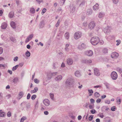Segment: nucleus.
Masks as SVG:
<instances>
[{"label": "nucleus", "mask_w": 122, "mask_h": 122, "mask_svg": "<svg viewBox=\"0 0 122 122\" xmlns=\"http://www.w3.org/2000/svg\"><path fill=\"white\" fill-rule=\"evenodd\" d=\"M99 38L97 37H92L90 40L92 44L94 45H97L99 42Z\"/></svg>", "instance_id": "obj_1"}, {"label": "nucleus", "mask_w": 122, "mask_h": 122, "mask_svg": "<svg viewBox=\"0 0 122 122\" xmlns=\"http://www.w3.org/2000/svg\"><path fill=\"white\" fill-rule=\"evenodd\" d=\"M82 35V33L81 32H76L74 36V38L76 39H77L81 37Z\"/></svg>", "instance_id": "obj_2"}, {"label": "nucleus", "mask_w": 122, "mask_h": 122, "mask_svg": "<svg viewBox=\"0 0 122 122\" xmlns=\"http://www.w3.org/2000/svg\"><path fill=\"white\" fill-rule=\"evenodd\" d=\"M72 79L71 77L68 78L66 82V86H70L72 84Z\"/></svg>", "instance_id": "obj_3"}, {"label": "nucleus", "mask_w": 122, "mask_h": 122, "mask_svg": "<svg viewBox=\"0 0 122 122\" xmlns=\"http://www.w3.org/2000/svg\"><path fill=\"white\" fill-rule=\"evenodd\" d=\"M111 27L108 26H107L105 27H103L102 30L106 34L110 32V31Z\"/></svg>", "instance_id": "obj_4"}, {"label": "nucleus", "mask_w": 122, "mask_h": 122, "mask_svg": "<svg viewBox=\"0 0 122 122\" xmlns=\"http://www.w3.org/2000/svg\"><path fill=\"white\" fill-rule=\"evenodd\" d=\"M111 77L113 80H116L117 77V74L116 72L115 71L112 72L111 74Z\"/></svg>", "instance_id": "obj_5"}, {"label": "nucleus", "mask_w": 122, "mask_h": 122, "mask_svg": "<svg viewBox=\"0 0 122 122\" xmlns=\"http://www.w3.org/2000/svg\"><path fill=\"white\" fill-rule=\"evenodd\" d=\"M119 56V54L116 52H114L112 53L111 56L112 58L116 59Z\"/></svg>", "instance_id": "obj_6"}, {"label": "nucleus", "mask_w": 122, "mask_h": 122, "mask_svg": "<svg viewBox=\"0 0 122 122\" xmlns=\"http://www.w3.org/2000/svg\"><path fill=\"white\" fill-rule=\"evenodd\" d=\"M87 47L86 45L85 44L83 43L79 45L78 48L81 50L85 49Z\"/></svg>", "instance_id": "obj_7"}, {"label": "nucleus", "mask_w": 122, "mask_h": 122, "mask_svg": "<svg viewBox=\"0 0 122 122\" xmlns=\"http://www.w3.org/2000/svg\"><path fill=\"white\" fill-rule=\"evenodd\" d=\"M89 28L90 29L93 28L95 26V23L94 21L91 22L89 24Z\"/></svg>", "instance_id": "obj_8"}, {"label": "nucleus", "mask_w": 122, "mask_h": 122, "mask_svg": "<svg viewBox=\"0 0 122 122\" xmlns=\"http://www.w3.org/2000/svg\"><path fill=\"white\" fill-rule=\"evenodd\" d=\"M85 54L88 56H90L92 55L93 54V53L92 51L91 50H89L85 52Z\"/></svg>", "instance_id": "obj_9"}, {"label": "nucleus", "mask_w": 122, "mask_h": 122, "mask_svg": "<svg viewBox=\"0 0 122 122\" xmlns=\"http://www.w3.org/2000/svg\"><path fill=\"white\" fill-rule=\"evenodd\" d=\"M81 61L82 63L86 64L91 63L92 62V61L91 60H88L87 59H83L81 60Z\"/></svg>", "instance_id": "obj_10"}, {"label": "nucleus", "mask_w": 122, "mask_h": 122, "mask_svg": "<svg viewBox=\"0 0 122 122\" xmlns=\"http://www.w3.org/2000/svg\"><path fill=\"white\" fill-rule=\"evenodd\" d=\"M43 102L44 104L46 106H48L50 105V102L48 99H44Z\"/></svg>", "instance_id": "obj_11"}, {"label": "nucleus", "mask_w": 122, "mask_h": 122, "mask_svg": "<svg viewBox=\"0 0 122 122\" xmlns=\"http://www.w3.org/2000/svg\"><path fill=\"white\" fill-rule=\"evenodd\" d=\"M33 34H32L30 35L26 39L25 42L26 43H27L29 41L31 40L33 36Z\"/></svg>", "instance_id": "obj_12"}, {"label": "nucleus", "mask_w": 122, "mask_h": 122, "mask_svg": "<svg viewBox=\"0 0 122 122\" xmlns=\"http://www.w3.org/2000/svg\"><path fill=\"white\" fill-rule=\"evenodd\" d=\"M94 73L95 75L97 76H99L100 75V73L98 69L95 68L94 69Z\"/></svg>", "instance_id": "obj_13"}, {"label": "nucleus", "mask_w": 122, "mask_h": 122, "mask_svg": "<svg viewBox=\"0 0 122 122\" xmlns=\"http://www.w3.org/2000/svg\"><path fill=\"white\" fill-rule=\"evenodd\" d=\"M62 78V76L61 75H58L55 78V80L57 81L61 80Z\"/></svg>", "instance_id": "obj_14"}, {"label": "nucleus", "mask_w": 122, "mask_h": 122, "mask_svg": "<svg viewBox=\"0 0 122 122\" xmlns=\"http://www.w3.org/2000/svg\"><path fill=\"white\" fill-rule=\"evenodd\" d=\"M71 12L73 13L74 12L75 10V7L73 5H71L70 6Z\"/></svg>", "instance_id": "obj_15"}, {"label": "nucleus", "mask_w": 122, "mask_h": 122, "mask_svg": "<svg viewBox=\"0 0 122 122\" xmlns=\"http://www.w3.org/2000/svg\"><path fill=\"white\" fill-rule=\"evenodd\" d=\"M7 24L6 23L4 22L2 23L1 26V28L3 29H5L7 27Z\"/></svg>", "instance_id": "obj_16"}, {"label": "nucleus", "mask_w": 122, "mask_h": 122, "mask_svg": "<svg viewBox=\"0 0 122 122\" xmlns=\"http://www.w3.org/2000/svg\"><path fill=\"white\" fill-rule=\"evenodd\" d=\"M86 2L85 0H81L79 6L81 7H83L86 4Z\"/></svg>", "instance_id": "obj_17"}, {"label": "nucleus", "mask_w": 122, "mask_h": 122, "mask_svg": "<svg viewBox=\"0 0 122 122\" xmlns=\"http://www.w3.org/2000/svg\"><path fill=\"white\" fill-rule=\"evenodd\" d=\"M105 15L104 13L100 12L98 13V16L100 18H102L104 17Z\"/></svg>", "instance_id": "obj_18"}, {"label": "nucleus", "mask_w": 122, "mask_h": 122, "mask_svg": "<svg viewBox=\"0 0 122 122\" xmlns=\"http://www.w3.org/2000/svg\"><path fill=\"white\" fill-rule=\"evenodd\" d=\"M67 63L69 65H71L73 63L72 59L71 58H69L67 60Z\"/></svg>", "instance_id": "obj_19"}, {"label": "nucleus", "mask_w": 122, "mask_h": 122, "mask_svg": "<svg viewBox=\"0 0 122 122\" xmlns=\"http://www.w3.org/2000/svg\"><path fill=\"white\" fill-rule=\"evenodd\" d=\"M75 76L77 77H79L81 76V73L78 71H76L75 73Z\"/></svg>", "instance_id": "obj_20"}, {"label": "nucleus", "mask_w": 122, "mask_h": 122, "mask_svg": "<svg viewBox=\"0 0 122 122\" xmlns=\"http://www.w3.org/2000/svg\"><path fill=\"white\" fill-rule=\"evenodd\" d=\"M14 13L13 11L10 12L8 14V17L10 18H12L14 15Z\"/></svg>", "instance_id": "obj_21"}, {"label": "nucleus", "mask_w": 122, "mask_h": 122, "mask_svg": "<svg viewBox=\"0 0 122 122\" xmlns=\"http://www.w3.org/2000/svg\"><path fill=\"white\" fill-rule=\"evenodd\" d=\"M93 10L95 11H96L99 8V5L97 3L93 7Z\"/></svg>", "instance_id": "obj_22"}, {"label": "nucleus", "mask_w": 122, "mask_h": 122, "mask_svg": "<svg viewBox=\"0 0 122 122\" xmlns=\"http://www.w3.org/2000/svg\"><path fill=\"white\" fill-rule=\"evenodd\" d=\"M10 24L11 26L14 29L16 28V24L15 22L13 21H12L10 23Z\"/></svg>", "instance_id": "obj_23"}, {"label": "nucleus", "mask_w": 122, "mask_h": 122, "mask_svg": "<svg viewBox=\"0 0 122 122\" xmlns=\"http://www.w3.org/2000/svg\"><path fill=\"white\" fill-rule=\"evenodd\" d=\"M92 10L90 9H88L87 11L86 14L88 15H90L92 13Z\"/></svg>", "instance_id": "obj_24"}, {"label": "nucleus", "mask_w": 122, "mask_h": 122, "mask_svg": "<svg viewBox=\"0 0 122 122\" xmlns=\"http://www.w3.org/2000/svg\"><path fill=\"white\" fill-rule=\"evenodd\" d=\"M69 44H67L66 45V46L65 48V51H67L68 52L69 50Z\"/></svg>", "instance_id": "obj_25"}, {"label": "nucleus", "mask_w": 122, "mask_h": 122, "mask_svg": "<svg viewBox=\"0 0 122 122\" xmlns=\"http://www.w3.org/2000/svg\"><path fill=\"white\" fill-rule=\"evenodd\" d=\"M45 25V23L44 21H41L39 25V26L40 28H42L44 27Z\"/></svg>", "instance_id": "obj_26"}, {"label": "nucleus", "mask_w": 122, "mask_h": 122, "mask_svg": "<svg viewBox=\"0 0 122 122\" xmlns=\"http://www.w3.org/2000/svg\"><path fill=\"white\" fill-rule=\"evenodd\" d=\"M59 66L57 62L54 63L53 64V68L54 69L56 68H57Z\"/></svg>", "instance_id": "obj_27"}, {"label": "nucleus", "mask_w": 122, "mask_h": 122, "mask_svg": "<svg viewBox=\"0 0 122 122\" xmlns=\"http://www.w3.org/2000/svg\"><path fill=\"white\" fill-rule=\"evenodd\" d=\"M65 36L66 38L67 39H68L69 37V34L68 32H67L65 34Z\"/></svg>", "instance_id": "obj_28"}, {"label": "nucleus", "mask_w": 122, "mask_h": 122, "mask_svg": "<svg viewBox=\"0 0 122 122\" xmlns=\"http://www.w3.org/2000/svg\"><path fill=\"white\" fill-rule=\"evenodd\" d=\"M35 10L34 8H30V13H32L33 14L35 12Z\"/></svg>", "instance_id": "obj_29"}, {"label": "nucleus", "mask_w": 122, "mask_h": 122, "mask_svg": "<svg viewBox=\"0 0 122 122\" xmlns=\"http://www.w3.org/2000/svg\"><path fill=\"white\" fill-rule=\"evenodd\" d=\"M117 102L119 105L120 104L121 100L119 97H117L116 99Z\"/></svg>", "instance_id": "obj_30"}, {"label": "nucleus", "mask_w": 122, "mask_h": 122, "mask_svg": "<svg viewBox=\"0 0 122 122\" xmlns=\"http://www.w3.org/2000/svg\"><path fill=\"white\" fill-rule=\"evenodd\" d=\"M18 81V78L16 77L14 78L13 80V82L15 83H16Z\"/></svg>", "instance_id": "obj_31"}, {"label": "nucleus", "mask_w": 122, "mask_h": 122, "mask_svg": "<svg viewBox=\"0 0 122 122\" xmlns=\"http://www.w3.org/2000/svg\"><path fill=\"white\" fill-rule=\"evenodd\" d=\"M104 84L106 86V88L107 89H109L110 85L107 82H105Z\"/></svg>", "instance_id": "obj_32"}, {"label": "nucleus", "mask_w": 122, "mask_h": 122, "mask_svg": "<svg viewBox=\"0 0 122 122\" xmlns=\"http://www.w3.org/2000/svg\"><path fill=\"white\" fill-rule=\"evenodd\" d=\"M10 39L11 41L15 43L16 42V40L15 38L13 37H11L10 38Z\"/></svg>", "instance_id": "obj_33"}, {"label": "nucleus", "mask_w": 122, "mask_h": 122, "mask_svg": "<svg viewBox=\"0 0 122 122\" xmlns=\"http://www.w3.org/2000/svg\"><path fill=\"white\" fill-rule=\"evenodd\" d=\"M19 66V65H17L13 67L12 68V70L13 71H14Z\"/></svg>", "instance_id": "obj_34"}, {"label": "nucleus", "mask_w": 122, "mask_h": 122, "mask_svg": "<svg viewBox=\"0 0 122 122\" xmlns=\"http://www.w3.org/2000/svg\"><path fill=\"white\" fill-rule=\"evenodd\" d=\"M23 93L22 92H20L19 95V99H20L23 96Z\"/></svg>", "instance_id": "obj_35"}, {"label": "nucleus", "mask_w": 122, "mask_h": 122, "mask_svg": "<svg viewBox=\"0 0 122 122\" xmlns=\"http://www.w3.org/2000/svg\"><path fill=\"white\" fill-rule=\"evenodd\" d=\"M117 70L120 73H122V69L121 68L119 67H117Z\"/></svg>", "instance_id": "obj_36"}, {"label": "nucleus", "mask_w": 122, "mask_h": 122, "mask_svg": "<svg viewBox=\"0 0 122 122\" xmlns=\"http://www.w3.org/2000/svg\"><path fill=\"white\" fill-rule=\"evenodd\" d=\"M25 55L27 57H29L30 55V53L29 51H27L25 53Z\"/></svg>", "instance_id": "obj_37"}, {"label": "nucleus", "mask_w": 122, "mask_h": 122, "mask_svg": "<svg viewBox=\"0 0 122 122\" xmlns=\"http://www.w3.org/2000/svg\"><path fill=\"white\" fill-rule=\"evenodd\" d=\"M95 96L96 98L100 96V94L97 92H96L95 93Z\"/></svg>", "instance_id": "obj_38"}, {"label": "nucleus", "mask_w": 122, "mask_h": 122, "mask_svg": "<svg viewBox=\"0 0 122 122\" xmlns=\"http://www.w3.org/2000/svg\"><path fill=\"white\" fill-rule=\"evenodd\" d=\"M51 73H48L47 75V76L48 78V79H51L52 77V76H51Z\"/></svg>", "instance_id": "obj_39"}, {"label": "nucleus", "mask_w": 122, "mask_h": 122, "mask_svg": "<svg viewBox=\"0 0 122 122\" xmlns=\"http://www.w3.org/2000/svg\"><path fill=\"white\" fill-rule=\"evenodd\" d=\"M26 119V117H23L21 119L20 122H23L24 120Z\"/></svg>", "instance_id": "obj_40"}, {"label": "nucleus", "mask_w": 122, "mask_h": 122, "mask_svg": "<svg viewBox=\"0 0 122 122\" xmlns=\"http://www.w3.org/2000/svg\"><path fill=\"white\" fill-rule=\"evenodd\" d=\"M49 82V81L46 80L43 81V84L45 85H46Z\"/></svg>", "instance_id": "obj_41"}, {"label": "nucleus", "mask_w": 122, "mask_h": 122, "mask_svg": "<svg viewBox=\"0 0 122 122\" xmlns=\"http://www.w3.org/2000/svg\"><path fill=\"white\" fill-rule=\"evenodd\" d=\"M5 113L4 112H0V117H2L5 116Z\"/></svg>", "instance_id": "obj_42"}, {"label": "nucleus", "mask_w": 122, "mask_h": 122, "mask_svg": "<svg viewBox=\"0 0 122 122\" xmlns=\"http://www.w3.org/2000/svg\"><path fill=\"white\" fill-rule=\"evenodd\" d=\"M50 95L51 98L52 100L54 98V94L52 93H51L50 94Z\"/></svg>", "instance_id": "obj_43"}, {"label": "nucleus", "mask_w": 122, "mask_h": 122, "mask_svg": "<svg viewBox=\"0 0 122 122\" xmlns=\"http://www.w3.org/2000/svg\"><path fill=\"white\" fill-rule=\"evenodd\" d=\"M112 15L113 16V18L115 19L117 18L118 17L117 14L116 13L113 14Z\"/></svg>", "instance_id": "obj_44"}, {"label": "nucleus", "mask_w": 122, "mask_h": 122, "mask_svg": "<svg viewBox=\"0 0 122 122\" xmlns=\"http://www.w3.org/2000/svg\"><path fill=\"white\" fill-rule=\"evenodd\" d=\"M108 50L107 48H104L102 50V52L103 53H106L107 52Z\"/></svg>", "instance_id": "obj_45"}, {"label": "nucleus", "mask_w": 122, "mask_h": 122, "mask_svg": "<svg viewBox=\"0 0 122 122\" xmlns=\"http://www.w3.org/2000/svg\"><path fill=\"white\" fill-rule=\"evenodd\" d=\"M46 9L45 8H44L42 10L41 13L42 15H43L46 12Z\"/></svg>", "instance_id": "obj_46"}, {"label": "nucleus", "mask_w": 122, "mask_h": 122, "mask_svg": "<svg viewBox=\"0 0 122 122\" xmlns=\"http://www.w3.org/2000/svg\"><path fill=\"white\" fill-rule=\"evenodd\" d=\"M34 82L36 83H38L39 82V81L37 79H35L34 80Z\"/></svg>", "instance_id": "obj_47"}, {"label": "nucleus", "mask_w": 122, "mask_h": 122, "mask_svg": "<svg viewBox=\"0 0 122 122\" xmlns=\"http://www.w3.org/2000/svg\"><path fill=\"white\" fill-rule=\"evenodd\" d=\"M113 2L115 4H117L119 0H112Z\"/></svg>", "instance_id": "obj_48"}, {"label": "nucleus", "mask_w": 122, "mask_h": 122, "mask_svg": "<svg viewBox=\"0 0 122 122\" xmlns=\"http://www.w3.org/2000/svg\"><path fill=\"white\" fill-rule=\"evenodd\" d=\"M36 97V95H33L31 96V98L32 100H34L35 99Z\"/></svg>", "instance_id": "obj_49"}, {"label": "nucleus", "mask_w": 122, "mask_h": 122, "mask_svg": "<svg viewBox=\"0 0 122 122\" xmlns=\"http://www.w3.org/2000/svg\"><path fill=\"white\" fill-rule=\"evenodd\" d=\"M105 102L106 103L109 104L110 103V100H106L105 101Z\"/></svg>", "instance_id": "obj_50"}, {"label": "nucleus", "mask_w": 122, "mask_h": 122, "mask_svg": "<svg viewBox=\"0 0 122 122\" xmlns=\"http://www.w3.org/2000/svg\"><path fill=\"white\" fill-rule=\"evenodd\" d=\"M83 25L85 27H86L87 25V23L86 22H84L83 23Z\"/></svg>", "instance_id": "obj_51"}, {"label": "nucleus", "mask_w": 122, "mask_h": 122, "mask_svg": "<svg viewBox=\"0 0 122 122\" xmlns=\"http://www.w3.org/2000/svg\"><path fill=\"white\" fill-rule=\"evenodd\" d=\"M60 22L59 21V20L58 21H57V23L56 24V27H57L58 26L60 23Z\"/></svg>", "instance_id": "obj_52"}, {"label": "nucleus", "mask_w": 122, "mask_h": 122, "mask_svg": "<svg viewBox=\"0 0 122 122\" xmlns=\"http://www.w3.org/2000/svg\"><path fill=\"white\" fill-rule=\"evenodd\" d=\"M57 73V72H55L53 73H51V76H53L56 75Z\"/></svg>", "instance_id": "obj_53"}, {"label": "nucleus", "mask_w": 122, "mask_h": 122, "mask_svg": "<svg viewBox=\"0 0 122 122\" xmlns=\"http://www.w3.org/2000/svg\"><path fill=\"white\" fill-rule=\"evenodd\" d=\"M5 67V66L4 65L2 64H0V68L1 69L4 68Z\"/></svg>", "instance_id": "obj_54"}, {"label": "nucleus", "mask_w": 122, "mask_h": 122, "mask_svg": "<svg viewBox=\"0 0 122 122\" xmlns=\"http://www.w3.org/2000/svg\"><path fill=\"white\" fill-rule=\"evenodd\" d=\"M81 0H77L76 1V3L77 4H80L81 2Z\"/></svg>", "instance_id": "obj_55"}, {"label": "nucleus", "mask_w": 122, "mask_h": 122, "mask_svg": "<svg viewBox=\"0 0 122 122\" xmlns=\"http://www.w3.org/2000/svg\"><path fill=\"white\" fill-rule=\"evenodd\" d=\"M101 86H102L101 85H97V86H94V88H100L101 87Z\"/></svg>", "instance_id": "obj_56"}, {"label": "nucleus", "mask_w": 122, "mask_h": 122, "mask_svg": "<svg viewBox=\"0 0 122 122\" xmlns=\"http://www.w3.org/2000/svg\"><path fill=\"white\" fill-rule=\"evenodd\" d=\"M30 93L28 94L27 96V99H29L30 98Z\"/></svg>", "instance_id": "obj_57"}, {"label": "nucleus", "mask_w": 122, "mask_h": 122, "mask_svg": "<svg viewBox=\"0 0 122 122\" xmlns=\"http://www.w3.org/2000/svg\"><path fill=\"white\" fill-rule=\"evenodd\" d=\"M11 113L10 112H8L7 114V116L8 117H10L11 116Z\"/></svg>", "instance_id": "obj_58"}, {"label": "nucleus", "mask_w": 122, "mask_h": 122, "mask_svg": "<svg viewBox=\"0 0 122 122\" xmlns=\"http://www.w3.org/2000/svg\"><path fill=\"white\" fill-rule=\"evenodd\" d=\"M18 57L17 56H16L14 58V61H17L18 59Z\"/></svg>", "instance_id": "obj_59"}, {"label": "nucleus", "mask_w": 122, "mask_h": 122, "mask_svg": "<svg viewBox=\"0 0 122 122\" xmlns=\"http://www.w3.org/2000/svg\"><path fill=\"white\" fill-rule=\"evenodd\" d=\"M93 118V117L92 116H90L89 118V120L90 121L92 120Z\"/></svg>", "instance_id": "obj_60"}, {"label": "nucleus", "mask_w": 122, "mask_h": 122, "mask_svg": "<svg viewBox=\"0 0 122 122\" xmlns=\"http://www.w3.org/2000/svg\"><path fill=\"white\" fill-rule=\"evenodd\" d=\"M96 111V110L94 109H93L91 111V112L92 114H94Z\"/></svg>", "instance_id": "obj_61"}, {"label": "nucleus", "mask_w": 122, "mask_h": 122, "mask_svg": "<svg viewBox=\"0 0 122 122\" xmlns=\"http://www.w3.org/2000/svg\"><path fill=\"white\" fill-rule=\"evenodd\" d=\"M3 51V48L1 47H0V54H1Z\"/></svg>", "instance_id": "obj_62"}, {"label": "nucleus", "mask_w": 122, "mask_h": 122, "mask_svg": "<svg viewBox=\"0 0 122 122\" xmlns=\"http://www.w3.org/2000/svg\"><path fill=\"white\" fill-rule=\"evenodd\" d=\"M36 1L39 4H40L43 1L42 0H36Z\"/></svg>", "instance_id": "obj_63"}, {"label": "nucleus", "mask_w": 122, "mask_h": 122, "mask_svg": "<svg viewBox=\"0 0 122 122\" xmlns=\"http://www.w3.org/2000/svg\"><path fill=\"white\" fill-rule=\"evenodd\" d=\"M115 107H114V106L112 107L111 109V110L112 111H115Z\"/></svg>", "instance_id": "obj_64"}]
</instances>
